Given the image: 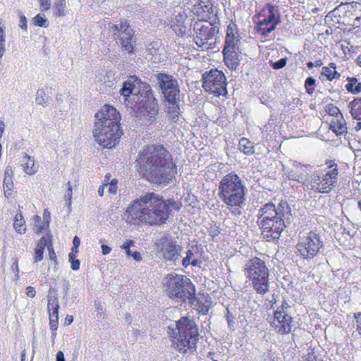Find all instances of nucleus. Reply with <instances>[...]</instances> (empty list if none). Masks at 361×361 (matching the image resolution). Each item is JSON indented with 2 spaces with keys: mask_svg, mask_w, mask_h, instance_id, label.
Here are the masks:
<instances>
[{
  "mask_svg": "<svg viewBox=\"0 0 361 361\" xmlns=\"http://www.w3.org/2000/svg\"><path fill=\"white\" fill-rule=\"evenodd\" d=\"M240 40L232 33V30L228 27L224 50L239 49Z\"/></svg>",
  "mask_w": 361,
  "mask_h": 361,
  "instance_id": "nucleus-27",
  "label": "nucleus"
},
{
  "mask_svg": "<svg viewBox=\"0 0 361 361\" xmlns=\"http://www.w3.org/2000/svg\"><path fill=\"white\" fill-rule=\"evenodd\" d=\"M286 63H287V59L282 58V59H279V61L274 62L272 64V68L276 70L281 69L286 65Z\"/></svg>",
  "mask_w": 361,
  "mask_h": 361,
  "instance_id": "nucleus-48",
  "label": "nucleus"
},
{
  "mask_svg": "<svg viewBox=\"0 0 361 361\" xmlns=\"http://www.w3.org/2000/svg\"><path fill=\"white\" fill-rule=\"evenodd\" d=\"M294 166L296 169V173H298V174L299 176H307V173H305V168L306 167L305 166L301 165L300 164H294Z\"/></svg>",
  "mask_w": 361,
  "mask_h": 361,
  "instance_id": "nucleus-54",
  "label": "nucleus"
},
{
  "mask_svg": "<svg viewBox=\"0 0 361 361\" xmlns=\"http://www.w3.org/2000/svg\"><path fill=\"white\" fill-rule=\"evenodd\" d=\"M170 207L178 209L175 201H165L154 192H147L133 200L123 213V219L130 225H161L167 221Z\"/></svg>",
  "mask_w": 361,
  "mask_h": 361,
  "instance_id": "nucleus-1",
  "label": "nucleus"
},
{
  "mask_svg": "<svg viewBox=\"0 0 361 361\" xmlns=\"http://www.w3.org/2000/svg\"><path fill=\"white\" fill-rule=\"evenodd\" d=\"M322 75L326 76L330 81L340 76V74L336 71H333L328 67L322 68Z\"/></svg>",
  "mask_w": 361,
  "mask_h": 361,
  "instance_id": "nucleus-40",
  "label": "nucleus"
},
{
  "mask_svg": "<svg viewBox=\"0 0 361 361\" xmlns=\"http://www.w3.org/2000/svg\"><path fill=\"white\" fill-rule=\"evenodd\" d=\"M120 119L119 113L110 105L104 106L95 114L93 135L100 146L111 149L119 142L122 135L118 125Z\"/></svg>",
  "mask_w": 361,
  "mask_h": 361,
  "instance_id": "nucleus-4",
  "label": "nucleus"
},
{
  "mask_svg": "<svg viewBox=\"0 0 361 361\" xmlns=\"http://www.w3.org/2000/svg\"><path fill=\"white\" fill-rule=\"evenodd\" d=\"M35 222L34 231L37 234H42L45 231V229L48 227L49 223H44L42 221L41 217L38 215H35L33 217Z\"/></svg>",
  "mask_w": 361,
  "mask_h": 361,
  "instance_id": "nucleus-36",
  "label": "nucleus"
},
{
  "mask_svg": "<svg viewBox=\"0 0 361 361\" xmlns=\"http://www.w3.org/2000/svg\"><path fill=\"white\" fill-rule=\"evenodd\" d=\"M110 29L114 35H117L118 37L123 35L129 36V35H134L133 30L130 27L126 20L121 21L119 25H113Z\"/></svg>",
  "mask_w": 361,
  "mask_h": 361,
  "instance_id": "nucleus-25",
  "label": "nucleus"
},
{
  "mask_svg": "<svg viewBox=\"0 0 361 361\" xmlns=\"http://www.w3.org/2000/svg\"><path fill=\"white\" fill-rule=\"evenodd\" d=\"M55 305H59L58 299L56 297H49L48 299V304H47V310L49 311H53L54 310Z\"/></svg>",
  "mask_w": 361,
  "mask_h": 361,
  "instance_id": "nucleus-47",
  "label": "nucleus"
},
{
  "mask_svg": "<svg viewBox=\"0 0 361 361\" xmlns=\"http://www.w3.org/2000/svg\"><path fill=\"white\" fill-rule=\"evenodd\" d=\"M43 252L44 250L36 248L35 252V262H39L42 260L43 259Z\"/></svg>",
  "mask_w": 361,
  "mask_h": 361,
  "instance_id": "nucleus-53",
  "label": "nucleus"
},
{
  "mask_svg": "<svg viewBox=\"0 0 361 361\" xmlns=\"http://www.w3.org/2000/svg\"><path fill=\"white\" fill-rule=\"evenodd\" d=\"M282 213H281V218L276 219H274L267 225H259L262 230V234L263 235L264 238L267 241L278 240L280 238L282 231L290 222V219L292 217L290 207L285 205V207H283L282 208Z\"/></svg>",
  "mask_w": 361,
  "mask_h": 361,
  "instance_id": "nucleus-11",
  "label": "nucleus"
},
{
  "mask_svg": "<svg viewBox=\"0 0 361 361\" xmlns=\"http://www.w3.org/2000/svg\"><path fill=\"white\" fill-rule=\"evenodd\" d=\"M46 245H47V240L44 237H42L39 239V240L38 241L36 248L44 250Z\"/></svg>",
  "mask_w": 361,
  "mask_h": 361,
  "instance_id": "nucleus-57",
  "label": "nucleus"
},
{
  "mask_svg": "<svg viewBox=\"0 0 361 361\" xmlns=\"http://www.w3.org/2000/svg\"><path fill=\"white\" fill-rule=\"evenodd\" d=\"M34 24L36 26L47 27L49 25L48 20L41 14H37L34 18Z\"/></svg>",
  "mask_w": 361,
  "mask_h": 361,
  "instance_id": "nucleus-42",
  "label": "nucleus"
},
{
  "mask_svg": "<svg viewBox=\"0 0 361 361\" xmlns=\"http://www.w3.org/2000/svg\"><path fill=\"white\" fill-rule=\"evenodd\" d=\"M68 189L66 191V194L65 195V197L68 199V207H71V199L73 195V189H72V185L70 181L67 183Z\"/></svg>",
  "mask_w": 361,
  "mask_h": 361,
  "instance_id": "nucleus-49",
  "label": "nucleus"
},
{
  "mask_svg": "<svg viewBox=\"0 0 361 361\" xmlns=\"http://www.w3.org/2000/svg\"><path fill=\"white\" fill-rule=\"evenodd\" d=\"M331 129L337 136L347 133L346 123L342 115L339 118H333L329 124Z\"/></svg>",
  "mask_w": 361,
  "mask_h": 361,
  "instance_id": "nucleus-23",
  "label": "nucleus"
},
{
  "mask_svg": "<svg viewBox=\"0 0 361 361\" xmlns=\"http://www.w3.org/2000/svg\"><path fill=\"white\" fill-rule=\"evenodd\" d=\"M40 11H47L51 8V0H39Z\"/></svg>",
  "mask_w": 361,
  "mask_h": 361,
  "instance_id": "nucleus-50",
  "label": "nucleus"
},
{
  "mask_svg": "<svg viewBox=\"0 0 361 361\" xmlns=\"http://www.w3.org/2000/svg\"><path fill=\"white\" fill-rule=\"evenodd\" d=\"M353 3V26L360 27L361 25V3L352 1Z\"/></svg>",
  "mask_w": 361,
  "mask_h": 361,
  "instance_id": "nucleus-35",
  "label": "nucleus"
},
{
  "mask_svg": "<svg viewBox=\"0 0 361 361\" xmlns=\"http://www.w3.org/2000/svg\"><path fill=\"white\" fill-rule=\"evenodd\" d=\"M13 186V178H4V193L6 196V192L11 190Z\"/></svg>",
  "mask_w": 361,
  "mask_h": 361,
  "instance_id": "nucleus-45",
  "label": "nucleus"
},
{
  "mask_svg": "<svg viewBox=\"0 0 361 361\" xmlns=\"http://www.w3.org/2000/svg\"><path fill=\"white\" fill-rule=\"evenodd\" d=\"M271 326L278 333L288 334L293 326V318L286 312L275 311Z\"/></svg>",
  "mask_w": 361,
  "mask_h": 361,
  "instance_id": "nucleus-19",
  "label": "nucleus"
},
{
  "mask_svg": "<svg viewBox=\"0 0 361 361\" xmlns=\"http://www.w3.org/2000/svg\"><path fill=\"white\" fill-rule=\"evenodd\" d=\"M54 310L53 311H49V318H58V314H59V305H55Z\"/></svg>",
  "mask_w": 361,
  "mask_h": 361,
  "instance_id": "nucleus-58",
  "label": "nucleus"
},
{
  "mask_svg": "<svg viewBox=\"0 0 361 361\" xmlns=\"http://www.w3.org/2000/svg\"><path fill=\"white\" fill-rule=\"evenodd\" d=\"M35 101L37 104L44 106L47 102L46 92L43 89H39L36 92Z\"/></svg>",
  "mask_w": 361,
  "mask_h": 361,
  "instance_id": "nucleus-41",
  "label": "nucleus"
},
{
  "mask_svg": "<svg viewBox=\"0 0 361 361\" xmlns=\"http://www.w3.org/2000/svg\"><path fill=\"white\" fill-rule=\"evenodd\" d=\"M226 319L228 322V325L230 328H233L234 326L235 321L234 317L228 311L226 314Z\"/></svg>",
  "mask_w": 361,
  "mask_h": 361,
  "instance_id": "nucleus-56",
  "label": "nucleus"
},
{
  "mask_svg": "<svg viewBox=\"0 0 361 361\" xmlns=\"http://www.w3.org/2000/svg\"><path fill=\"white\" fill-rule=\"evenodd\" d=\"M187 16L184 13H179L173 19L171 25L172 30L180 37H184L187 34L188 27L185 25Z\"/></svg>",
  "mask_w": 361,
  "mask_h": 361,
  "instance_id": "nucleus-22",
  "label": "nucleus"
},
{
  "mask_svg": "<svg viewBox=\"0 0 361 361\" xmlns=\"http://www.w3.org/2000/svg\"><path fill=\"white\" fill-rule=\"evenodd\" d=\"M355 318L357 319V331L360 334H361V312L355 313L354 315Z\"/></svg>",
  "mask_w": 361,
  "mask_h": 361,
  "instance_id": "nucleus-61",
  "label": "nucleus"
},
{
  "mask_svg": "<svg viewBox=\"0 0 361 361\" xmlns=\"http://www.w3.org/2000/svg\"><path fill=\"white\" fill-rule=\"evenodd\" d=\"M23 171L29 175H33L37 171V166L35 165L34 158L25 154L22 160Z\"/></svg>",
  "mask_w": 361,
  "mask_h": 361,
  "instance_id": "nucleus-28",
  "label": "nucleus"
},
{
  "mask_svg": "<svg viewBox=\"0 0 361 361\" xmlns=\"http://www.w3.org/2000/svg\"><path fill=\"white\" fill-rule=\"evenodd\" d=\"M224 60L225 64L231 70H235L239 66L242 59L241 53L239 49L223 50Z\"/></svg>",
  "mask_w": 361,
  "mask_h": 361,
  "instance_id": "nucleus-21",
  "label": "nucleus"
},
{
  "mask_svg": "<svg viewBox=\"0 0 361 361\" xmlns=\"http://www.w3.org/2000/svg\"><path fill=\"white\" fill-rule=\"evenodd\" d=\"M13 171L11 166H7L5 169L4 178H13Z\"/></svg>",
  "mask_w": 361,
  "mask_h": 361,
  "instance_id": "nucleus-62",
  "label": "nucleus"
},
{
  "mask_svg": "<svg viewBox=\"0 0 361 361\" xmlns=\"http://www.w3.org/2000/svg\"><path fill=\"white\" fill-rule=\"evenodd\" d=\"M278 21H276L275 23H273L271 25L257 23V25L255 27V29L260 35L264 37H267L270 32L276 29Z\"/></svg>",
  "mask_w": 361,
  "mask_h": 361,
  "instance_id": "nucleus-31",
  "label": "nucleus"
},
{
  "mask_svg": "<svg viewBox=\"0 0 361 361\" xmlns=\"http://www.w3.org/2000/svg\"><path fill=\"white\" fill-rule=\"evenodd\" d=\"M26 295L30 298H34L36 295L35 289L32 286H27L26 288Z\"/></svg>",
  "mask_w": 361,
  "mask_h": 361,
  "instance_id": "nucleus-60",
  "label": "nucleus"
},
{
  "mask_svg": "<svg viewBox=\"0 0 361 361\" xmlns=\"http://www.w3.org/2000/svg\"><path fill=\"white\" fill-rule=\"evenodd\" d=\"M119 92L128 107L133 109L137 106L149 121L152 122L155 119L158 104L147 83L135 75H131L123 82Z\"/></svg>",
  "mask_w": 361,
  "mask_h": 361,
  "instance_id": "nucleus-3",
  "label": "nucleus"
},
{
  "mask_svg": "<svg viewBox=\"0 0 361 361\" xmlns=\"http://www.w3.org/2000/svg\"><path fill=\"white\" fill-rule=\"evenodd\" d=\"M327 111L330 115L333 116L334 118H339V116L342 115L340 110L332 104L328 106Z\"/></svg>",
  "mask_w": 361,
  "mask_h": 361,
  "instance_id": "nucleus-46",
  "label": "nucleus"
},
{
  "mask_svg": "<svg viewBox=\"0 0 361 361\" xmlns=\"http://www.w3.org/2000/svg\"><path fill=\"white\" fill-rule=\"evenodd\" d=\"M49 325L51 330H56L58 325V318H49Z\"/></svg>",
  "mask_w": 361,
  "mask_h": 361,
  "instance_id": "nucleus-59",
  "label": "nucleus"
},
{
  "mask_svg": "<svg viewBox=\"0 0 361 361\" xmlns=\"http://www.w3.org/2000/svg\"><path fill=\"white\" fill-rule=\"evenodd\" d=\"M259 19L257 23H264L271 25L278 21V24L280 23V17L278 13V8L276 6L268 4L264 8L262 13L259 15Z\"/></svg>",
  "mask_w": 361,
  "mask_h": 361,
  "instance_id": "nucleus-20",
  "label": "nucleus"
},
{
  "mask_svg": "<svg viewBox=\"0 0 361 361\" xmlns=\"http://www.w3.org/2000/svg\"><path fill=\"white\" fill-rule=\"evenodd\" d=\"M350 114L357 120H361V98H356L349 104Z\"/></svg>",
  "mask_w": 361,
  "mask_h": 361,
  "instance_id": "nucleus-33",
  "label": "nucleus"
},
{
  "mask_svg": "<svg viewBox=\"0 0 361 361\" xmlns=\"http://www.w3.org/2000/svg\"><path fill=\"white\" fill-rule=\"evenodd\" d=\"M179 102H176V103H173V102H169L170 106H169L168 114L173 121H176L178 120L179 114Z\"/></svg>",
  "mask_w": 361,
  "mask_h": 361,
  "instance_id": "nucleus-38",
  "label": "nucleus"
},
{
  "mask_svg": "<svg viewBox=\"0 0 361 361\" xmlns=\"http://www.w3.org/2000/svg\"><path fill=\"white\" fill-rule=\"evenodd\" d=\"M219 22L213 20L212 23L208 21L195 22L193 25V30L195 32L194 40L195 44L202 47L204 44H212L209 42L213 39H216V35L219 33Z\"/></svg>",
  "mask_w": 361,
  "mask_h": 361,
  "instance_id": "nucleus-13",
  "label": "nucleus"
},
{
  "mask_svg": "<svg viewBox=\"0 0 361 361\" xmlns=\"http://www.w3.org/2000/svg\"><path fill=\"white\" fill-rule=\"evenodd\" d=\"M133 35H129V36L123 35L118 37L121 48L129 54L133 51L135 43V40H133Z\"/></svg>",
  "mask_w": 361,
  "mask_h": 361,
  "instance_id": "nucleus-29",
  "label": "nucleus"
},
{
  "mask_svg": "<svg viewBox=\"0 0 361 361\" xmlns=\"http://www.w3.org/2000/svg\"><path fill=\"white\" fill-rule=\"evenodd\" d=\"M71 263V269L73 270H78L80 269V261L78 259H75V260H73L71 262H70Z\"/></svg>",
  "mask_w": 361,
  "mask_h": 361,
  "instance_id": "nucleus-63",
  "label": "nucleus"
},
{
  "mask_svg": "<svg viewBox=\"0 0 361 361\" xmlns=\"http://www.w3.org/2000/svg\"><path fill=\"white\" fill-rule=\"evenodd\" d=\"M157 248L161 252L164 259L176 263L180 259V247L171 239L161 238L157 243Z\"/></svg>",
  "mask_w": 361,
  "mask_h": 361,
  "instance_id": "nucleus-18",
  "label": "nucleus"
},
{
  "mask_svg": "<svg viewBox=\"0 0 361 361\" xmlns=\"http://www.w3.org/2000/svg\"><path fill=\"white\" fill-rule=\"evenodd\" d=\"M159 43L154 42L150 43L146 49V59L153 61L154 63H159L161 60Z\"/></svg>",
  "mask_w": 361,
  "mask_h": 361,
  "instance_id": "nucleus-24",
  "label": "nucleus"
},
{
  "mask_svg": "<svg viewBox=\"0 0 361 361\" xmlns=\"http://www.w3.org/2000/svg\"><path fill=\"white\" fill-rule=\"evenodd\" d=\"M192 256H193L192 251L190 250H188L186 252V256L182 259V264L185 267H188L190 264V259L192 258Z\"/></svg>",
  "mask_w": 361,
  "mask_h": 361,
  "instance_id": "nucleus-51",
  "label": "nucleus"
},
{
  "mask_svg": "<svg viewBox=\"0 0 361 361\" xmlns=\"http://www.w3.org/2000/svg\"><path fill=\"white\" fill-rule=\"evenodd\" d=\"M290 207L287 202L281 201L276 208V206L271 203H267L258 211L257 214V224L258 226L263 224L267 225L274 219L281 218V213H282V208L283 206Z\"/></svg>",
  "mask_w": 361,
  "mask_h": 361,
  "instance_id": "nucleus-16",
  "label": "nucleus"
},
{
  "mask_svg": "<svg viewBox=\"0 0 361 361\" xmlns=\"http://www.w3.org/2000/svg\"><path fill=\"white\" fill-rule=\"evenodd\" d=\"M323 246L320 234L317 231H311L308 233H303L300 235L296 248L302 258L310 259L314 258Z\"/></svg>",
  "mask_w": 361,
  "mask_h": 361,
  "instance_id": "nucleus-10",
  "label": "nucleus"
},
{
  "mask_svg": "<svg viewBox=\"0 0 361 361\" xmlns=\"http://www.w3.org/2000/svg\"><path fill=\"white\" fill-rule=\"evenodd\" d=\"M289 308L290 306L288 305V304L285 300H283L281 307H278L276 311H279L280 312H286V314H288Z\"/></svg>",
  "mask_w": 361,
  "mask_h": 361,
  "instance_id": "nucleus-55",
  "label": "nucleus"
},
{
  "mask_svg": "<svg viewBox=\"0 0 361 361\" xmlns=\"http://www.w3.org/2000/svg\"><path fill=\"white\" fill-rule=\"evenodd\" d=\"M239 149L246 154H251L254 152L252 143L245 137L240 140Z\"/></svg>",
  "mask_w": 361,
  "mask_h": 361,
  "instance_id": "nucleus-37",
  "label": "nucleus"
},
{
  "mask_svg": "<svg viewBox=\"0 0 361 361\" xmlns=\"http://www.w3.org/2000/svg\"><path fill=\"white\" fill-rule=\"evenodd\" d=\"M101 248L102 252L104 255L109 254L111 251V248L106 245H102Z\"/></svg>",
  "mask_w": 361,
  "mask_h": 361,
  "instance_id": "nucleus-64",
  "label": "nucleus"
},
{
  "mask_svg": "<svg viewBox=\"0 0 361 361\" xmlns=\"http://www.w3.org/2000/svg\"><path fill=\"white\" fill-rule=\"evenodd\" d=\"M137 166L152 183L167 184L177 173L171 153L162 145H148L139 152Z\"/></svg>",
  "mask_w": 361,
  "mask_h": 361,
  "instance_id": "nucleus-2",
  "label": "nucleus"
},
{
  "mask_svg": "<svg viewBox=\"0 0 361 361\" xmlns=\"http://www.w3.org/2000/svg\"><path fill=\"white\" fill-rule=\"evenodd\" d=\"M176 337V348L183 353L192 352L198 341V329L195 322L187 317H182L176 322V329L172 333Z\"/></svg>",
  "mask_w": 361,
  "mask_h": 361,
  "instance_id": "nucleus-6",
  "label": "nucleus"
},
{
  "mask_svg": "<svg viewBox=\"0 0 361 361\" xmlns=\"http://www.w3.org/2000/svg\"><path fill=\"white\" fill-rule=\"evenodd\" d=\"M353 12L352 2L341 3L326 16L325 20L336 27L340 25L353 26Z\"/></svg>",
  "mask_w": 361,
  "mask_h": 361,
  "instance_id": "nucleus-14",
  "label": "nucleus"
},
{
  "mask_svg": "<svg viewBox=\"0 0 361 361\" xmlns=\"http://www.w3.org/2000/svg\"><path fill=\"white\" fill-rule=\"evenodd\" d=\"M338 173L336 165L331 166L327 171L314 172L306 187L318 193H329L337 183Z\"/></svg>",
  "mask_w": 361,
  "mask_h": 361,
  "instance_id": "nucleus-9",
  "label": "nucleus"
},
{
  "mask_svg": "<svg viewBox=\"0 0 361 361\" xmlns=\"http://www.w3.org/2000/svg\"><path fill=\"white\" fill-rule=\"evenodd\" d=\"M133 244H134L133 240H128L123 244V245L121 246V248L123 250H125L126 253L128 257H132L135 261L140 262L142 260V257H141L140 253L137 251L133 252L130 249V246H132Z\"/></svg>",
  "mask_w": 361,
  "mask_h": 361,
  "instance_id": "nucleus-34",
  "label": "nucleus"
},
{
  "mask_svg": "<svg viewBox=\"0 0 361 361\" xmlns=\"http://www.w3.org/2000/svg\"><path fill=\"white\" fill-rule=\"evenodd\" d=\"M13 228L15 231L20 235L25 234L27 230L25 221L23 219L22 214H16L14 218Z\"/></svg>",
  "mask_w": 361,
  "mask_h": 361,
  "instance_id": "nucleus-30",
  "label": "nucleus"
},
{
  "mask_svg": "<svg viewBox=\"0 0 361 361\" xmlns=\"http://www.w3.org/2000/svg\"><path fill=\"white\" fill-rule=\"evenodd\" d=\"M104 184H105L106 188L108 189V191L109 193H111V194L116 193L117 189H118V187H117L118 180L114 178V179L111 180V181L110 183H104Z\"/></svg>",
  "mask_w": 361,
  "mask_h": 361,
  "instance_id": "nucleus-43",
  "label": "nucleus"
},
{
  "mask_svg": "<svg viewBox=\"0 0 361 361\" xmlns=\"http://www.w3.org/2000/svg\"><path fill=\"white\" fill-rule=\"evenodd\" d=\"M164 284L169 298L178 302H184L195 296V286L185 276L169 274L164 279Z\"/></svg>",
  "mask_w": 361,
  "mask_h": 361,
  "instance_id": "nucleus-7",
  "label": "nucleus"
},
{
  "mask_svg": "<svg viewBox=\"0 0 361 361\" xmlns=\"http://www.w3.org/2000/svg\"><path fill=\"white\" fill-rule=\"evenodd\" d=\"M348 83L345 85V89L353 93L358 94L361 92V82H358L355 77H348L347 78Z\"/></svg>",
  "mask_w": 361,
  "mask_h": 361,
  "instance_id": "nucleus-32",
  "label": "nucleus"
},
{
  "mask_svg": "<svg viewBox=\"0 0 361 361\" xmlns=\"http://www.w3.org/2000/svg\"><path fill=\"white\" fill-rule=\"evenodd\" d=\"M157 78L162 93L168 102H180V89L178 81L173 76L159 73Z\"/></svg>",
  "mask_w": 361,
  "mask_h": 361,
  "instance_id": "nucleus-15",
  "label": "nucleus"
},
{
  "mask_svg": "<svg viewBox=\"0 0 361 361\" xmlns=\"http://www.w3.org/2000/svg\"><path fill=\"white\" fill-rule=\"evenodd\" d=\"M223 72L217 69H211L205 71L202 76V87L206 92L215 94L218 96L226 95V81Z\"/></svg>",
  "mask_w": 361,
  "mask_h": 361,
  "instance_id": "nucleus-12",
  "label": "nucleus"
},
{
  "mask_svg": "<svg viewBox=\"0 0 361 361\" xmlns=\"http://www.w3.org/2000/svg\"><path fill=\"white\" fill-rule=\"evenodd\" d=\"M245 189L242 180L235 173L227 174L220 181L219 196L228 209L234 207L232 211L234 214L241 213L238 207L245 204Z\"/></svg>",
  "mask_w": 361,
  "mask_h": 361,
  "instance_id": "nucleus-5",
  "label": "nucleus"
},
{
  "mask_svg": "<svg viewBox=\"0 0 361 361\" xmlns=\"http://www.w3.org/2000/svg\"><path fill=\"white\" fill-rule=\"evenodd\" d=\"M54 8L56 10L54 14L56 16H64L66 15V0H55Z\"/></svg>",
  "mask_w": 361,
  "mask_h": 361,
  "instance_id": "nucleus-39",
  "label": "nucleus"
},
{
  "mask_svg": "<svg viewBox=\"0 0 361 361\" xmlns=\"http://www.w3.org/2000/svg\"><path fill=\"white\" fill-rule=\"evenodd\" d=\"M283 171L290 180L301 183L306 186V176H299L298 173H296V169L294 164L293 165V167L283 166Z\"/></svg>",
  "mask_w": 361,
  "mask_h": 361,
  "instance_id": "nucleus-26",
  "label": "nucleus"
},
{
  "mask_svg": "<svg viewBox=\"0 0 361 361\" xmlns=\"http://www.w3.org/2000/svg\"><path fill=\"white\" fill-rule=\"evenodd\" d=\"M192 11L200 21H208L214 18V20L219 22L218 8L210 0H198V3L193 5Z\"/></svg>",
  "mask_w": 361,
  "mask_h": 361,
  "instance_id": "nucleus-17",
  "label": "nucleus"
},
{
  "mask_svg": "<svg viewBox=\"0 0 361 361\" xmlns=\"http://www.w3.org/2000/svg\"><path fill=\"white\" fill-rule=\"evenodd\" d=\"M19 16H20L19 27L21 29L26 31L27 30V18L21 13H19Z\"/></svg>",
  "mask_w": 361,
  "mask_h": 361,
  "instance_id": "nucleus-52",
  "label": "nucleus"
},
{
  "mask_svg": "<svg viewBox=\"0 0 361 361\" xmlns=\"http://www.w3.org/2000/svg\"><path fill=\"white\" fill-rule=\"evenodd\" d=\"M245 272L258 294L264 295L269 291V269L263 260L258 257L248 260L245 264Z\"/></svg>",
  "mask_w": 361,
  "mask_h": 361,
  "instance_id": "nucleus-8",
  "label": "nucleus"
},
{
  "mask_svg": "<svg viewBox=\"0 0 361 361\" xmlns=\"http://www.w3.org/2000/svg\"><path fill=\"white\" fill-rule=\"evenodd\" d=\"M315 83V80L312 77H308L305 82V87L308 94H312L314 92V88L311 87Z\"/></svg>",
  "mask_w": 361,
  "mask_h": 361,
  "instance_id": "nucleus-44",
  "label": "nucleus"
}]
</instances>
